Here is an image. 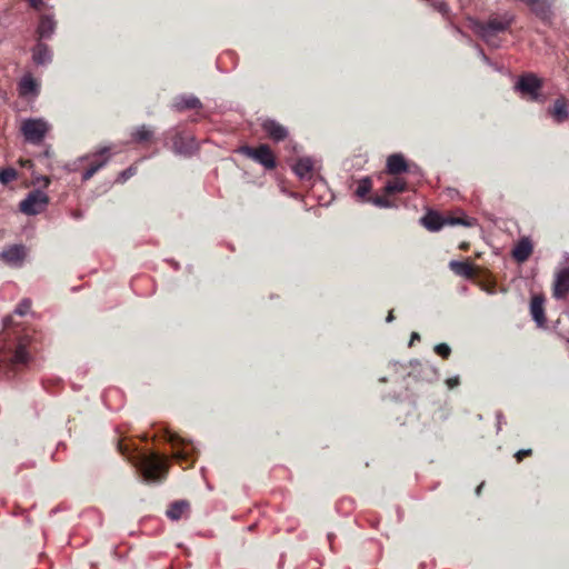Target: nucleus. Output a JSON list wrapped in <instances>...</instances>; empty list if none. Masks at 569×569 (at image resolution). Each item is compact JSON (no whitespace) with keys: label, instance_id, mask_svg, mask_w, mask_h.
Masks as SVG:
<instances>
[{"label":"nucleus","instance_id":"15","mask_svg":"<svg viewBox=\"0 0 569 569\" xmlns=\"http://www.w3.org/2000/svg\"><path fill=\"white\" fill-rule=\"evenodd\" d=\"M386 170L389 174L398 176L409 170L405 157L400 153H393L387 159Z\"/></svg>","mask_w":569,"mask_h":569},{"label":"nucleus","instance_id":"23","mask_svg":"<svg viewBox=\"0 0 569 569\" xmlns=\"http://www.w3.org/2000/svg\"><path fill=\"white\" fill-rule=\"evenodd\" d=\"M39 89V84L37 80L30 76L27 74L22 77V79L19 82V93L20 96H30V94H37Z\"/></svg>","mask_w":569,"mask_h":569},{"label":"nucleus","instance_id":"33","mask_svg":"<svg viewBox=\"0 0 569 569\" xmlns=\"http://www.w3.org/2000/svg\"><path fill=\"white\" fill-rule=\"evenodd\" d=\"M28 2L29 6L37 11L42 10V8L44 7L43 0H28Z\"/></svg>","mask_w":569,"mask_h":569},{"label":"nucleus","instance_id":"10","mask_svg":"<svg viewBox=\"0 0 569 569\" xmlns=\"http://www.w3.org/2000/svg\"><path fill=\"white\" fill-rule=\"evenodd\" d=\"M569 293V267H565L556 272L552 284V296L555 299H565Z\"/></svg>","mask_w":569,"mask_h":569},{"label":"nucleus","instance_id":"9","mask_svg":"<svg viewBox=\"0 0 569 569\" xmlns=\"http://www.w3.org/2000/svg\"><path fill=\"white\" fill-rule=\"evenodd\" d=\"M542 87V81L533 73H526L520 76L516 83V89L522 94H528L532 100H536L539 90Z\"/></svg>","mask_w":569,"mask_h":569},{"label":"nucleus","instance_id":"32","mask_svg":"<svg viewBox=\"0 0 569 569\" xmlns=\"http://www.w3.org/2000/svg\"><path fill=\"white\" fill-rule=\"evenodd\" d=\"M532 455L531 449H521L516 452L515 458L518 462L522 461L525 458L530 457Z\"/></svg>","mask_w":569,"mask_h":569},{"label":"nucleus","instance_id":"6","mask_svg":"<svg viewBox=\"0 0 569 569\" xmlns=\"http://www.w3.org/2000/svg\"><path fill=\"white\" fill-rule=\"evenodd\" d=\"M513 21V16L505 13L503 16L490 17L488 21L482 22L479 26L481 36L486 39L496 36L499 32H503L509 29Z\"/></svg>","mask_w":569,"mask_h":569},{"label":"nucleus","instance_id":"31","mask_svg":"<svg viewBox=\"0 0 569 569\" xmlns=\"http://www.w3.org/2000/svg\"><path fill=\"white\" fill-rule=\"evenodd\" d=\"M31 308V301L29 299H23L16 308L14 312L19 316H24L29 312Z\"/></svg>","mask_w":569,"mask_h":569},{"label":"nucleus","instance_id":"20","mask_svg":"<svg viewBox=\"0 0 569 569\" xmlns=\"http://www.w3.org/2000/svg\"><path fill=\"white\" fill-rule=\"evenodd\" d=\"M32 60L37 64H46L51 61V51L50 48L39 41L32 49Z\"/></svg>","mask_w":569,"mask_h":569},{"label":"nucleus","instance_id":"40","mask_svg":"<svg viewBox=\"0 0 569 569\" xmlns=\"http://www.w3.org/2000/svg\"><path fill=\"white\" fill-rule=\"evenodd\" d=\"M395 316H393V311H390L387 316V322H391L393 320Z\"/></svg>","mask_w":569,"mask_h":569},{"label":"nucleus","instance_id":"35","mask_svg":"<svg viewBox=\"0 0 569 569\" xmlns=\"http://www.w3.org/2000/svg\"><path fill=\"white\" fill-rule=\"evenodd\" d=\"M20 166L23 168H31L33 166L32 160L30 159H20Z\"/></svg>","mask_w":569,"mask_h":569},{"label":"nucleus","instance_id":"7","mask_svg":"<svg viewBox=\"0 0 569 569\" xmlns=\"http://www.w3.org/2000/svg\"><path fill=\"white\" fill-rule=\"evenodd\" d=\"M48 202L49 198L44 192L34 190L20 202L19 208L21 212L28 216H33L41 213L46 209Z\"/></svg>","mask_w":569,"mask_h":569},{"label":"nucleus","instance_id":"38","mask_svg":"<svg viewBox=\"0 0 569 569\" xmlns=\"http://www.w3.org/2000/svg\"><path fill=\"white\" fill-rule=\"evenodd\" d=\"M72 217L74 219H81L82 218V212L79 211V210H76V211L72 212Z\"/></svg>","mask_w":569,"mask_h":569},{"label":"nucleus","instance_id":"18","mask_svg":"<svg viewBox=\"0 0 569 569\" xmlns=\"http://www.w3.org/2000/svg\"><path fill=\"white\" fill-rule=\"evenodd\" d=\"M449 268L458 276L467 279H472L477 276L476 267L469 261L452 260L449 262Z\"/></svg>","mask_w":569,"mask_h":569},{"label":"nucleus","instance_id":"42","mask_svg":"<svg viewBox=\"0 0 569 569\" xmlns=\"http://www.w3.org/2000/svg\"><path fill=\"white\" fill-rule=\"evenodd\" d=\"M567 342L569 343V338L567 339Z\"/></svg>","mask_w":569,"mask_h":569},{"label":"nucleus","instance_id":"21","mask_svg":"<svg viewBox=\"0 0 569 569\" xmlns=\"http://www.w3.org/2000/svg\"><path fill=\"white\" fill-rule=\"evenodd\" d=\"M154 131L147 126L136 128L131 132V141L136 143L147 144L153 140Z\"/></svg>","mask_w":569,"mask_h":569},{"label":"nucleus","instance_id":"36","mask_svg":"<svg viewBox=\"0 0 569 569\" xmlns=\"http://www.w3.org/2000/svg\"><path fill=\"white\" fill-rule=\"evenodd\" d=\"M52 150H51V147H47V149L42 152V156L46 157V158H51L52 157Z\"/></svg>","mask_w":569,"mask_h":569},{"label":"nucleus","instance_id":"13","mask_svg":"<svg viewBox=\"0 0 569 569\" xmlns=\"http://www.w3.org/2000/svg\"><path fill=\"white\" fill-rule=\"evenodd\" d=\"M548 113L552 117L555 122L562 123L568 117V101L566 97L561 96L553 101V104L548 109Z\"/></svg>","mask_w":569,"mask_h":569},{"label":"nucleus","instance_id":"30","mask_svg":"<svg viewBox=\"0 0 569 569\" xmlns=\"http://www.w3.org/2000/svg\"><path fill=\"white\" fill-rule=\"evenodd\" d=\"M435 352L443 359H448L451 355V348L447 343H438L435 346Z\"/></svg>","mask_w":569,"mask_h":569},{"label":"nucleus","instance_id":"25","mask_svg":"<svg viewBox=\"0 0 569 569\" xmlns=\"http://www.w3.org/2000/svg\"><path fill=\"white\" fill-rule=\"evenodd\" d=\"M26 251L23 246H12L2 252V258L9 263H19L24 259Z\"/></svg>","mask_w":569,"mask_h":569},{"label":"nucleus","instance_id":"16","mask_svg":"<svg viewBox=\"0 0 569 569\" xmlns=\"http://www.w3.org/2000/svg\"><path fill=\"white\" fill-rule=\"evenodd\" d=\"M543 303L545 299L542 296H533L530 301V313L538 327H543L547 320Z\"/></svg>","mask_w":569,"mask_h":569},{"label":"nucleus","instance_id":"19","mask_svg":"<svg viewBox=\"0 0 569 569\" xmlns=\"http://www.w3.org/2000/svg\"><path fill=\"white\" fill-rule=\"evenodd\" d=\"M173 107L178 111L199 109L201 101L194 96H180L174 99Z\"/></svg>","mask_w":569,"mask_h":569},{"label":"nucleus","instance_id":"1","mask_svg":"<svg viewBox=\"0 0 569 569\" xmlns=\"http://www.w3.org/2000/svg\"><path fill=\"white\" fill-rule=\"evenodd\" d=\"M119 452L128 460L137 459L143 479L148 482H159L166 479L168 473V461L164 456L157 452L137 453V448L131 441L126 439L118 442Z\"/></svg>","mask_w":569,"mask_h":569},{"label":"nucleus","instance_id":"41","mask_svg":"<svg viewBox=\"0 0 569 569\" xmlns=\"http://www.w3.org/2000/svg\"><path fill=\"white\" fill-rule=\"evenodd\" d=\"M481 487H482V485H481V486H479V487L477 488V493H478V495H479V493H480V491H481Z\"/></svg>","mask_w":569,"mask_h":569},{"label":"nucleus","instance_id":"5","mask_svg":"<svg viewBox=\"0 0 569 569\" xmlns=\"http://www.w3.org/2000/svg\"><path fill=\"white\" fill-rule=\"evenodd\" d=\"M238 151L260 163L267 170H273L277 167L276 156L268 144H260L257 148L242 146Z\"/></svg>","mask_w":569,"mask_h":569},{"label":"nucleus","instance_id":"29","mask_svg":"<svg viewBox=\"0 0 569 569\" xmlns=\"http://www.w3.org/2000/svg\"><path fill=\"white\" fill-rule=\"evenodd\" d=\"M18 177V172L13 168H6L0 170V182L2 184H8L11 181L16 180Z\"/></svg>","mask_w":569,"mask_h":569},{"label":"nucleus","instance_id":"27","mask_svg":"<svg viewBox=\"0 0 569 569\" xmlns=\"http://www.w3.org/2000/svg\"><path fill=\"white\" fill-rule=\"evenodd\" d=\"M371 189H372V181H371V179L368 178V177L363 178L358 183V187H357V190H356V194L359 198H365L366 196L369 194Z\"/></svg>","mask_w":569,"mask_h":569},{"label":"nucleus","instance_id":"26","mask_svg":"<svg viewBox=\"0 0 569 569\" xmlns=\"http://www.w3.org/2000/svg\"><path fill=\"white\" fill-rule=\"evenodd\" d=\"M408 190V183L405 179L396 177L391 180H389L386 186L383 187V192L388 196L395 194V193H402Z\"/></svg>","mask_w":569,"mask_h":569},{"label":"nucleus","instance_id":"37","mask_svg":"<svg viewBox=\"0 0 569 569\" xmlns=\"http://www.w3.org/2000/svg\"><path fill=\"white\" fill-rule=\"evenodd\" d=\"M469 247H470V244L468 242H461L459 244V249L462 250V251L469 250Z\"/></svg>","mask_w":569,"mask_h":569},{"label":"nucleus","instance_id":"39","mask_svg":"<svg viewBox=\"0 0 569 569\" xmlns=\"http://www.w3.org/2000/svg\"><path fill=\"white\" fill-rule=\"evenodd\" d=\"M413 340H420V336H419V333H417V332H412V335H411V341H410V345L413 342Z\"/></svg>","mask_w":569,"mask_h":569},{"label":"nucleus","instance_id":"3","mask_svg":"<svg viewBox=\"0 0 569 569\" xmlns=\"http://www.w3.org/2000/svg\"><path fill=\"white\" fill-rule=\"evenodd\" d=\"M421 224L431 232L441 230L445 226H466L472 223L466 217L443 216L436 210H429L421 219Z\"/></svg>","mask_w":569,"mask_h":569},{"label":"nucleus","instance_id":"11","mask_svg":"<svg viewBox=\"0 0 569 569\" xmlns=\"http://www.w3.org/2000/svg\"><path fill=\"white\" fill-rule=\"evenodd\" d=\"M261 128L268 138L276 142L283 141L288 137V130L276 120L266 119L261 123Z\"/></svg>","mask_w":569,"mask_h":569},{"label":"nucleus","instance_id":"4","mask_svg":"<svg viewBox=\"0 0 569 569\" xmlns=\"http://www.w3.org/2000/svg\"><path fill=\"white\" fill-rule=\"evenodd\" d=\"M20 130L27 142L40 144L51 130V124L41 118H30L23 120Z\"/></svg>","mask_w":569,"mask_h":569},{"label":"nucleus","instance_id":"2","mask_svg":"<svg viewBox=\"0 0 569 569\" xmlns=\"http://www.w3.org/2000/svg\"><path fill=\"white\" fill-rule=\"evenodd\" d=\"M11 317L4 319V329L0 336V369L3 370H16L29 361L27 337L11 333Z\"/></svg>","mask_w":569,"mask_h":569},{"label":"nucleus","instance_id":"24","mask_svg":"<svg viewBox=\"0 0 569 569\" xmlns=\"http://www.w3.org/2000/svg\"><path fill=\"white\" fill-rule=\"evenodd\" d=\"M312 170L313 162L310 158H299L293 166L295 173L301 179L310 178Z\"/></svg>","mask_w":569,"mask_h":569},{"label":"nucleus","instance_id":"34","mask_svg":"<svg viewBox=\"0 0 569 569\" xmlns=\"http://www.w3.org/2000/svg\"><path fill=\"white\" fill-rule=\"evenodd\" d=\"M459 383H460V379H459V377L448 378V379L446 380V385H447L450 389H452V388H455V387L459 386Z\"/></svg>","mask_w":569,"mask_h":569},{"label":"nucleus","instance_id":"22","mask_svg":"<svg viewBox=\"0 0 569 569\" xmlns=\"http://www.w3.org/2000/svg\"><path fill=\"white\" fill-rule=\"evenodd\" d=\"M189 509L188 501L179 500L171 503L166 513L171 520H179L189 512Z\"/></svg>","mask_w":569,"mask_h":569},{"label":"nucleus","instance_id":"12","mask_svg":"<svg viewBox=\"0 0 569 569\" xmlns=\"http://www.w3.org/2000/svg\"><path fill=\"white\" fill-rule=\"evenodd\" d=\"M109 148H102L94 154V160L82 173V180L91 179L109 160Z\"/></svg>","mask_w":569,"mask_h":569},{"label":"nucleus","instance_id":"8","mask_svg":"<svg viewBox=\"0 0 569 569\" xmlns=\"http://www.w3.org/2000/svg\"><path fill=\"white\" fill-rule=\"evenodd\" d=\"M166 439L173 447L172 458L180 465L187 463L192 466L193 460L191 459L192 447L186 445L184 441L174 433L167 432Z\"/></svg>","mask_w":569,"mask_h":569},{"label":"nucleus","instance_id":"17","mask_svg":"<svg viewBox=\"0 0 569 569\" xmlns=\"http://www.w3.org/2000/svg\"><path fill=\"white\" fill-rule=\"evenodd\" d=\"M57 22L49 14H41L37 28L38 39H50L56 30Z\"/></svg>","mask_w":569,"mask_h":569},{"label":"nucleus","instance_id":"14","mask_svg":"<svg viewBox=\"0 0 569 569\" xmlns=\"http://www.w3.org/2000/svg\"><path fill=\"white\" fill-rule=\"evenodd\" d=\"M533 252V246L529 238H521L513 247L511 256L517 262L527 261Z\"/></svg>","mask_w":569,"mask_h":569},{"label":"nucleus","instance_id":"28","mask_svg":"<svg viewBox=\"0 0 569 569\" xmlns=\"http://www.w3.org/2000/svg\"><path fill=\"white\" fill-rule=\"evenodd\" d=\"M371 203L379 208H391L393 207V203L388 199V194L383 192V194L379 196L376 194L373 197H370L368 199Z\"/></svg>","mask_w":569,"mask_h":569}]
</instances>
